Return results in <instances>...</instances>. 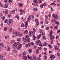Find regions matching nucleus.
<instances>
[{
	"instance_id": "31",
	"label": "nucleus",
	"mask_w": 60,
	"mask_h": 60,
	"mask_svg": "<svg viewBox=\"0 0 60 60\" xmlns=\"http://www.w3.org/2000/svg\"><path fill=\"white\" fill-rule=\"evenodd\" d=\"M39 46H40V47H42V46H43L42 44H41V43L39 44Z\"/></svg>"
},
{
	"instance_id": "7",
	"label": "nucleus",
	"mask_w": 60,
	"mask_h": 60,
	"mask_svg": "<svg viewBox=\"0 0 60 60\" xmlns=\"http://www.w3.org/2000/svg\"><path fill=\"white\" fill-rule=\"evenodd\" d=\"M22 40L23 41H24L25 42H27V41H26V38H25L24 37H23L22 38Z\"/></svg>"
},
{
	"instance_id": "48",
	"label": "nucleus",
	"mask_w": 60,
	"mask_h": 60,
	"mask_svg": "<svg viewBox=\"0 0 60 60\" xmlns=\"http://www.w3.org/2000/svg\"><path fill=\"white\" fill-rule=\"evenodd\" d=\"M20 38H18L17 39V41H20Z\"/></svg>"
},
{
	"instance_id": "52",
	"label": "nucleus",
	"mask_w": 60,
	"mask_h": 60,
	"mask_svg": "<svg viewBox=\"0 0 60 60\" xmlns=\"http://www.w3.org/2000/svg\"><path fill=\"white\" fill-rule=\"evenodd\" d=\"M60 30H58L57 31V33H60Z\"/></svg>"
},
{
	"instance_id": "44",
	"label": "nucleus",
	"mask_w": 60,
	"mask_h": 60,
	"mask_svg": "<svg viewBox=\"0 0 60 60\" xmlns=\"http://www.w3.org/2000/svg\"><path fill=\"white\" fill-rule=\"evenodd\" d=\"M59 37L58 36H57L56 37V39H59Z\"/></svg>"
},
{
	"instance_id": "59",
	"label": "nucleus",
	"mask_w": 60,
	"mask_h": 60,
	"mask_svg": "<svg viewBox=\"0 0 60 60\" xmlns=\"http://www.w3.org/2000/svg\"><path fill=\"white\" fill-rule=\"evenodd\" d=\"M44 27V25H43L41 27V28H42L43 27Z\"/></svg>"
},
{
	"instance_id": "53",
	"label": "nucleus",
	"mask_w": 60,
	"mask_h": 60,
	"mask_svg": "<svg viewBox=\"0 0 60 60\" xmlns=\"http://www.w3.org/2000/svg\"><path fill=\"white\" fill-rule=\"evenodd\" d=\"M31 45V43H29L28 44V45L29 46V47H30V46Z\"/></svg>"
},
{
	"instance_id": "18",
	"label": "nucleus",
	"mask_w": 60,
	"mask_h": 60,
	"mask_svg": "<svg viewBox=\"0 0 60 60\" xmlns=\"http://www.w3.org/2000/svg\"><path fill=\"white\" fill-rule=\"evenodd\" d=\"M11 24V22L10 21H8V25H10Z\"/></svg>"
},
{
	"instance_id": "57",
	"label": "nucleus",
	"mask_w": 60,
	"mask_h": 60,
	"mask_svg": "<svg viewBox=\"0 0 60 60\" xmlns=\"http://www.w3.org/2000/svg\"><path fill=\"white\" fill-rule=\"evenodd\" d=\"M49 27H47L46 28V30H48V29H49Z\"/></svg>"
},
{
	"instance_id": "60",
	"label": "nucleus",
	"mask_w": 60,
	"mask_h": 60,
	"mask_svg": "<svg viewBox=\"0 0 60 60\" xmlns=\"http://www.w3.org/2000/svg\"><path fill=\"white\" fill-rule=\"evenodd\" d=\"M7 39V36H5V39Z\"/></svg>"
},
{
	"instance_id": "10",
	"label": "nucleus",
	"mask_w": 60,
	"mask_h": 60,
	"mask_svg": "<svg viewBox=\"0 0 60 60\" xmlns=\"http://www.w3.org/2000/svg\"><path fill=\"white\" fill-rule=\"evenodd\" d=\"M33 2L34 3H35L36 4H38V1L37 0H33Z\"/></svg>"
},
{
	"instance_id": "39",
	"label": "nucleus",
	"mask_w": 60,
	"mask_h": 60,
	"mask_svg": "<svg viewBox=\"0 0 60 60\" xmlns=\"http://www.w3.org/2000/svg\"><path fill=\"white\" fill-rule=\"evenodd\" d=\"M43 40L45 39V40H46V38H45V36H43Z\"/></svg>"
},
{
	"instance_id": "36",
	"label": "nucleus",
	"mask_w": 60,
	"mask_h": 60,
	"mask_svg": "<svg viewBox=\"0 0 60 60\" xmlns=\"http://www.w3.org/2000/svg\"><path fill=\"white\" fill-rule=\"evenodd\" d=\"M36 45H38L39 44V42L37 41L36 43Z\"/></svg>"
},
{
	"instance_id": "17",
	"label": "nucleus",
	"mask_w": 60,
	"mask_h": 60,
	"mask_svg": "<svg viewBox=\"0 0 60 60\" xmlns=\"http://www.w3.org/2000/svg\"><path fill=\"white\" fill-rule=\"evenodd\" d=\"M12 28H11L9 29V32H12Z\"/></svg>"
},
{
	"instance_id": "50",
	"label": "nucleus",
	"mask_w": 60,
	"mask_h": 60,
	"mask_svg": "<svg viewBox=\"0 0 60 60\" xmlns=\"http://www.w3.org/2000/svg\"><path fill=\"white\" fill-rule=\"evenodd\" d=\"M14 52H18V51L17 50H14Z\"/></svg>"
},
{
	"instance_id": "20",
	"label": "nucleus",
	"mask_w": 60,
	"mask_h": 60,
	"mask_svg": "<svg viewBox=\"0 0 60 60\" xmlns=\"http://www.w3.org/2000/svg\"><path fill=\"white\" fill-rule=\"evenodd\" d=\"M20 11L21 12V13H20V15H21V14H22V9H20Z\"/></svg>"
},
{
	"instance_id": "33",
	"label": "nucleus",
	"mask_w": 60,
	"mask_h": 60,
	"mask_svg": "<svg viewBox=\"0 0 60 60\" xmlns=\"http://www.w3.org/2000/svg\"><path fill=\"white\" fill-rule=\"evenodd\" d=\"M7 21H8V20H7V19H6L4 21V22L5 23H7Z\"/></svg>"
},
{
	"instance_id": "9",
	"label": "nucleus",
	"mask_w": 60,
	"mask_h": 60,
	"mask_svg": "<svg viewBox=\"0 0 60 60\" xmlns=\"http://www.w3.org/2000/svg\"><path fill=\"white\" fill-rule=\"evenodd\" d=\"M41 34H40L37 37V38L38 39H39V38H40L41 37Z\"/></svg>"
},
{
	"instance_id": "25",
	"label": "nucleus",
	"mask_w": 60,
	"mask_h": 60,
	"mask_svg": "<svg viewBox=\"0 0 60 60\" xmlns=\"http://www.w3.org/2000/svg\"><path fill=\"white\" fill-rule=\"evenodd\" d=\"M28 19H30V20H31V15H30L29 16L28 18Z\"/></svg>"
},
{
	"instance_id": "6",
	"label": "nucleus",
	"mask_w": 60,
	"mask_h": 60,
	"mask_svg": "<svg viewBox=\"0 0 60 60\" xmlns=\"http://www.w3.org/2000/svg\"><path fill=\"white\" fill-rule=\"evenodd\" d=\"M50 57L52 59L53 58V59H55V56L53 55H50Z\"/></svg>"
},
{
	"instance_id": "26",
	"label": "nucleus",
	"mask_w": 60,
	"mask_h": 60,
	"mask_svg": "<svg viewBox=\"0 0 60 60\" xmlns=\"http://www.w3.org/2000/svg\"><path fill=\"white\" fill-rule=\"evenodd\" d=\"M27 40L28 42H30V38H27Z\"/></svg>"
},
{
	"instance_id": "49",
	"label": "nucleus",
	"mask_w": 60,
	"mask_h": 60,
	"mask_svg": "<svg viewBox=\"0 0 60 60\" xmlns=\"http://www.w3.org/2000/svg\"><path fill=\"white\" fill-rule=\"evenodd\" d=\"M30 44L31 45H34V43L33 42H31V43Z\"/></svg>"
},
{
	"instance_id": "38",
	"label": "nucleus",
	"mask_w": 60,
	"mask_h": 60,
	"mask_svg": "<svg viewBox=\"0 0 60 60\" xmlns=\"http://www.w3.org/2000/svg\"><path fill=\"white\" fill-rule=\"evenodd\" d=\"M20 49V46H19L18 47V48H17V49H18V50H19Z\"/></svg>"
},
{
	"instance_id": "2",
	"label": "nucleus",
	"mask_w": 60,
	"mask_h": 60,
	"mask_svg": "<svg viewBox=\"0 0 60 60\" xmlns=\"http://www.w3.org/2000/svg\"><path fill=\"white\" fill-rule=\"evenodd\" d=\"M22 59H24V60H27V57L26 56H23L22 57Z\"/></svg>"
},
{
	"instance_id": "13",
	"label": "nucleus",
	"mask_w": 60,
	"mask_h": 60,
	"mask_svg": "<svg viewBox=\"0 0 60 60\" xmlns=\"http://www.w3.org/2000/svg\"><path fill=\"white\" fill-rule=\"evenodd\" d=\"M52 34H53V32L52 30H51L50 32V34H49V35H50H50Z\"/></svg>"
},
{
	"instance_id": "28",
	"label": "nucleus",
	"mask_w": 60,
	"mask_h": 60,
	"mask_svg": "<svg viewBox=\"0 0 60 60\" xmlns=\"http://www.w3.org/2000/svg\"><path fill=\"white\" fill-rule=\"evenodd\" d=\"M15 18H16V19H19V17L17 15L15 16Z\"/></svg>"
},
{
	"instance_id": "55",
	"label": "nucleus",
	"mask_w": 60,
	"mask_h": 60,
	"mask_svg": "<svg viewBox=\"0 0 60 60\" xmlns=\"http://www.w3.org/2000/svg\"><path fill=\"white\" fill-rule=\"evenodd\" d=\"M44 6H46V4L45 3H44L43 4Z\"/></svg>"
},
{
	"instance_id": "23",
	"label": "nucleus",
	"mask_w": 60,
	"mask_h": 60,
	"mask_svg": "<svg viewBox=\"0 0 60 60\" xmlns=\"http://www.w3.org/2000/svg\"><path fill=\"white\" fill-rule=\"evenodd\" d=\"M54 23H55V24H59V22H57V21H56L54 22Z\"/></svg>"
},
{
	"instance_id": "46",
	"label": "nucleus",
	"mask_w": 60,
	"mask_h": 60,
	"mask_svg": "<svg viewBox=\"0 0 60 60\" xmlns=\"http://www.w3.org/2000/svg\"><path fill=\"white\" fill-rule=\"evenodd\" d=\"M45 17L47 19H48L49 18V17H48V16L47 15H45Z\"/></svg>"
},
{
	"instance_id": "14",
	"label": "nucleus",
	"mask_w": 60,
	"mask_h": 60,
	"mask_svg": "<svg viewBox=\"0 0 60 60\" xmlns=\"http://www.w3.org/2000/svg\"><path fill=\"white\" fill-rule=\"evenodd\" d=\"M8 49H7V51H10V47L9 46H8Z\"/></svg>"
},
{
	"instance_id": "45",
	"label": "nucleus",
	"mask_w": 60,
	"mask_h": 60,
	"mask_svg": "<svg viewBox=\"0 0 60 60\" xmlns=\"http://www.w3.org/2000/svg\"><path fill=\"white\" fill-rule=\"evenodd\" d=\"M33 10L34 11H37V8H35L33 9Z\"/></svg>"
},
{
	"instance_id": "8",
	"label": "nucleus",
	"mask_w": 60,
	"mask_h": 60,
	"mask_svg": "<svg viewBox=\"0 0 60 60\" xmlns=\"http://www.w3.org/2000/svg\"><path fill=\"white\" fill-rule=\"evenodd\" d=\"M25 27H27V26H28V22H27L26 21L25 22Z\"/></svg>"
},
{
	"instance_id": "12",
	"label": "nucleus",
	"mask_w": 60,
	"mask_h": 60,
	"mask_svg": "<svg viewBox=\"0 0 60 60\" xmlns=\"http://www.w3.org/2000/svg\"><path fill=\"white\" fill-rule=\"evenodd\" d=\"M1 59L2 60L4 58V56L3 55H1L0 56Z\"/></svg>"
},
{
	"instance_id": "63",
	"label": "nucleus",
	"mask_w": 60,
	"mask_h": 60,
	"mask_svg": "<svg viewBox=\"0 0 60 60\" xmlns=\"http://www.w3.org/2000/svg\"><path fill=\"white\" fill-rule=\"evenodd\" d=\"M48 15L49 17L50 18L51 17V15H50V14H49Z\"/></svg>"
},
{
	"instance_id": "35",
	"label": "nucleus",
	"mask_w": 60,
	"mask_h": 60,
	"mask_svg": "<svg viewBox=\"0 0 60 60\" xmlns=\"http://www.w3.org/2000/svg\"><path fill=\"white\" fill-rule=\"evenodd\" d=\"M48 46L50 48V49H51V48H52V47L51 46V45L49 44V45Z\"/></svg>"
},
{
	"instance_id": "64",
	"label": "nucleus",
	"mask_w": 60,
	"mask_h": 60,
	"mask_svg": "<svg viewBox=\"0 0 60 60\" xmlns=\"http://www.w3.org/2000/svg\"><path fill=\"white\" fill-rule=\"evenodd\" d=\"M32 18L33 19H34V16L32 15Z\"/></svg>"
},
{
	"instance_id": "19",
	"label": "nucleus",
	"mask_w": 60,
	"mask_h": 60,
	"mask_svg": "<svg viewBox=\"0 0 60 60\" xmlns=\"http://www.w3.org/2000/svg\"><path fill=\"white\" fill-rule=\"evenodd\" d=\"M5 13L6 14H7L8 13V10L6 9L5 10Z\"/></svg>"
},
{
	"instance_id": "5",
	"label": "nucleus",
	"mask_w": 60,
	"mask_h": 60,
	"mask_svg": "<svg viewBox=\"0 0 60 60\" xmlns=\"http://www.w3.org/2000/svg\"><path fill=\"white\" fill-rule=\"evenodd\" d=\"M32 34H34V31H33V32L31 31V32H30L29 33V36L30 37L32 35Z\"/></svg>"
},
{
	"instance_id": "24",
	"label": "nucleus",
	"mask_w": 60,
	"mask_h": 60,
	"mask_svg": "<svg viewBox=\"0 0 60 60\" xmlns=\"http://www.w3.org/2000/svg\"><path fill=\"white\" fill-rule=\"evenodd\" d=\"M19 7H20V6H23V4L22 3L19 4Z\"/></svg>"
},
{
	"instance_id": "16",
	"label": "nucleus",
	"mask_w": 60,
	"mask_h": 60,
	"mask_svg": "<svg viewBox=\"0 0 60 60\" xmlns=\"http://www.w3.org/2000/svg\"><path fill=\"white\" fill-rule=\"evenodd\" d=\"M56 21V20L54 19H53L52 20L51 22V23H53V22H54V21Z\"/></svg>"
},
{
	"instance_id": "3",
	"label": "nucleus",
	"mask_w": 60,
	"mask_h": 60,
	"mask_svg": "<svg viewBox=\"0 0 60 60\" xmlns=\"http://www.w3.org/2000/svg\"><path fill=\"white\" fill-rule=\"evenodd\" d=\"M15 35L16 36H18L19 35V33L18 32L16 31L15 33Z\"/></svg>"
},
{
	"instance_id": "42",
	"label": "nucleus",
	"mask_w": 60,
	"mask_h": 60,
	"mask_svg": "<svg viewBox=\"0 0 60 60\" xmlns=\"http://www.w3.org/2000/svg\"><path fill=\"white\" fill-rule=\"evenodd\" d=\"M17 45H20V43H19V42H17Z\"/></svg>"
},
{
	"instance_id": "30",
	"label": "nucleus",
	"mask_w": 60,
	"mask_h": 60,
	"mask_svg": "<svg viewBox=\"0 0 60 60\" xmlns=\"http://www.w3.org/2000/svg\"><path fill=\"white\" fill-rule=\"evenodd\" d=\"M58 28V27L57 26H56L55 27H54V28L55 29H56Z\"/></svg>"
},
{
	"instance_id": "37",
	"label": "nucleus",
	"mask_w": 60,
	"mask_h": 60,
	"mask_svg": "<svg viewBox=\"0 0 60 60\" xmlns=\"http://www.w3.org/2000/svg\"><path fill=\"white\" fill-rule=\"evenodd\" d=\"M25 33H26V34H28V31H27V30H25Z\"/></svg>"
},
{
	"instance_id": "43",
	"label": "nucleus",
	"mask_w": 60,
	"mask_h": 60,
	"mask_svg": "<svg viewBox=\"0 0 60 60\" xmlns=\"http://www.w3.org/2000/svg\"><path fill=\"white\" fill-rule=\"evenodd\" d=\"M36 52L37 53H39V50L37 49L36 51Z\"/></svg>"
},
{
	"instance_id": "62",
	"label": "nucleus",
	"mask_w": 60,
	"mask_h": 60,
	"mask_svg": "<svg viewBox=\"0 0 60 60\" xmlns=\"http://www.w3.org/2000/svg\"><path fill=\"white\" fill-rule=\"evenodd\" d=\"M33 30L35 32H36V30H35V28H34L33 29Z\"/></svg>"
},
{
	"instance_id": "47",
	"label": "nucleus",
	"mask_w": 60,
	"mask_h": 60,
	"mask_svg": "<svg viewBox=\"0 0 60 60\" xmlns=\"http://www.w3.org/2000/svg\"><path fill=\"white\" fill-rule=\"evenodd\" d=\"M44 57H45V59H47V56L46 55H45L44 56Z\"/></svg>"
},
{
	"instance_id": "61",
	"label": "nucleus",
	"mask_w": 60,
	"mask_h": 60,
	"mask_svg": "<svg viewBox=\"0 0 60 60\" xmlns=\"http://www.w3.org/2000/svg\"><path fill=\"white\" fill-rule=\"evenodd\" d=\"M40 7L41 8H43V6L42 5H40Z\"/></svg>"
},
{
	"instance_id": "27",
	"label": "nucleus",
	"mask_w": 60,
	"mask_h": 60,
	"mask_svg": "<svg viewBox=\"0 0 60 60\" xmlns=\"http://www.w3.org/2000/svg\"><path fill=\"white\" fill-rule=\"evenodd\" d=\"M36 23V25L38 26V25H39V21H37Z\"/></svg>"
},
{
	"instance_id": "15",
	"label": "nucleus",
	"mask_w": 60,
	"mask_h": 60,
	"mask_svg": "<svg viewBox=\"0 0 60 60\" xmlns=\"http://www.w3.org/2000/svg\"><path fill=\"white\" fill-rule=\"evenodd\" d=\"M50 38L51 39H54V36L53 35H51V36H50Z\"/></svg>"
},
{
	"instance_id": "22",
	"label": "nucleus",
	"mask_w": 60,
	"mask_h": 60,
	"mask_svg": "<svg viewBox=\"0 0 60 60\" xmlns=\"http://www.w3.org/2000/svg\"><path fill=\"white\" fill-rule=\"evenodd\" d=\"M7 27H4V31H6L7 30Z\"/></svg>"
},
{
	"instance_id": "32",
	"label": "nucleus",
	"mask_w": 60,
	"mask_h": 60,
	"mask_svg": "<svg viewBox=\"0 0 60 60\" xmlns=\"http://www.w3.org/2000/svg\"><path fill=\"white\" fill-rule=\"evenodd\" d=\"M5 7L6 8H8V5L6 4L5 5Z\"/></svg>"
},
{
	"instance_id": "40",
	"label": "nucleus",
	"mask_w": 60,
	"mask_h": 60,
	"mask_svg": "<svg viewBox=\"0 0 60 60\" xmlns=\"http://www.w3.org/2000/svg\"><path fill=\"white\" fill-rule=\"evenodd\" d=\"M21 27H24V24H23V23H22V25H21Z\"/></svg>"
},
{
	"instance_id": "21",
	"label": "nucleus",
	"mask_w": 60,
	"mask_h": 60,
	"mask_svg": "<svg viewBox=\"0 0 60 60\" xmlns=\"http://www.w3.org/2000/svg\"><path fill=\"white\" fill-rule=\"evenodd\" d=\"M0 46L3 47L4 46V44H3V43H0Z\"/></svg>"
},
{
	"instance_id": "29",
	"label": "nucleus",
	"mask_w": 60,
	"mask_h": 60,
	"mask_svg": "<svg viewBox=\"0 0 60 60\" xmlns=\"http://www.w3.org/2000/svg\"><path fill=\"white\" fill-rule=\"evenodd\" d=\"M45 23L46 24H49V22L47 20H45Z\"/></svg>"
},
{
	"instance_id": "58",
	"label": "nucleus",
	"mask_w": 60,
	"mask_h": 60,
	"mask_svg": "<svg viewBox=\"0 0 60 60\" xmlns=\"http://www.w3.org/2000/svg\"><path fill=\"white\" fill-rule=\"evenodd\" d=\"M36 17L38 18H39V15L38 14H37L36 15Z\"/></svg>"
},
{
	"instance_id": "4",
	"label": "nucleus",
	"mask_w": 60,
	"mask_h": 60,
	"mask_svg": "<svg viewBox=\"0 0 60 60\" xmlns=\"http://www.w3.org/2000/svg\"><path fill=\"white\" fill-rule=\"evenodd\" d=\"M14 48V49H16L17 48V43L15 42L13 45Z\"/></svg>"
},
{
	"instance_id": "51",
	"label": "nucleus",
	"mask_w": 60,
	"mask_h": 60,
	"mask_svg": "<svg viewBox=\"0 0 60 60\" xmlns=\"http://www.w3.org/2000/svg\"><path fill=\"white\" fill-rule=\"evenodd\" d=\"M5 19V17H3L2 18V20L3 21V20H4V19Z\"/></svg>"
},
{
	"instance_id": "1",
	"label": "nucleus",
	"mask_w": 60,
	"mask_h": 60,
	"mask_svg": "<svg viewBox=\"0 0 60 60\" xmlns=\"http://www.w3.org/2000/svg\"><path fill=\"white\" fill-rule=\"evenodd\" d=\"M52 17L53 18L55 19H57L58 18V16L57 15H56V16H55V15L53 14L52 15Z\"/></svg>"
},
{
	"instance_id": "11",
	"label": "nucleus",
	"mask_w": 60,
	"mask_h": 60,
	"mask_svg": "<svg viewBox=\"0 0 60 60\" xmlns=\"http://www.w3.org/2000/svg\"><path fill=\"white\" fill-rule=\"evenodd\" d=\"M29 52V53H31L32 52V49H29L28 50Z\"/></svg>"
},
{
	"instance_id": "54",
	"label": "nucleus",
	"mask_w": 60,
	"mask_h": 60,
	"mask_svg": "<svg viewBox=\"0 0 60 60\" xmlns=\"http://www.w3.org/2000/svg\"><path fill=\"white\" fill-rule=\"evenodd\" d=\"M38 49H39L40 50H41V47H38Z\"/></svg>"
},
{
	"instance_id": "41",
	"label": "nucleus",
	"mask_w": 60,
	"mask_h": 60,
	"mask_svg": "<svg viewBox=\"0 0 60 60\" xmlns=\"http://www.w3.org/2000/svg\"><path fill=\"white\" fill-rule=\"evenodd\" d=\"M26 52H24L23 54V55H24V56H26Z\"/></svg>"
},
{
	"instance_id": "34",
	"label": "nucleus",
	"mask_w": 60,
	"mask_h": 60,
	"mask_svg": "<svg viewBox=\"0 0 60 60\" xmlns=\"http://www.w3.org/2000/svg\"><path fill=\"white\" fill-rule=\"evenodd\" d=\"M35 22H37V21H38L39 20H38V19H35Z\"/></svg>"
},
{
	"instance_id": "56",
	"label": "nucleus",
	"mask_w": 60,
	"mask_h": 60,
	"mask_svg": "<svg viewBox=\"0 0 60 60\" xmlns=\"http://www.w3.org/2000/svg\"><path fill=\"white\" fill-rule=\"evenodd\" d=\"M35 38H36V37L35 36L34 37V39H33L34 41H35Z\"/></svg>"
}]
</instances>
